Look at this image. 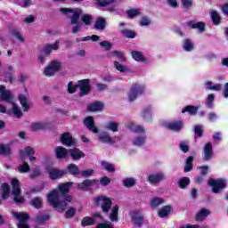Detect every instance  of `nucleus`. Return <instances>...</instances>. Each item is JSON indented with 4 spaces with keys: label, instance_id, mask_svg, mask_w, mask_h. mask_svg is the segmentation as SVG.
I'll return each instance as SVG.
<instances>
[{
    "label": "nucleus",
    "instance_id": "f257e3e1",
    "mask_svg": "<svg viewBox=\"0 0 228 228\" xmlns=\"http://www.w3.org/2000/svg\"><path fill=\"white\" fill-rule=\"evenodd\" d=\"M72 183H65L58 185V190H53L47 195V200L50 206H53L54 209L59 210L60 213H63L64 209H67V206L72 202V196L67 195L69 190H70Z\"/></svg>",
    "mask_w": 228,
    "mask_h": 228
},
{
    "label": "nucleus",
    "instance_id": "f03ea898",
    "mask_svg": "<svg viewBox=\"0 0 228 228\" xmlns=\"http://www.w3.org/2000/svg\"><path fill=\"white\" fill-rule=\"evenodd\" d=\"M60 12L61 13H62V15H65L67 19H70V24L72 26L76 24L72 28V33L76 34V33H78V31H81V28H83V23L79 22L81 10L72 9V8H61Z\"/></svg>",
    "mask_w": 228,
    "mask_h": 228
},
{
    "label": "nucleus",
    "instance_id": "7ed1b4c3",
    "mask_svg": "<svg viewBox=\"0 0 228 228\" xmlns=\"http://www.w3.org/2000/svg\"><path fill=\"white\" fill-rule=\"evenodd\" d=\"M12 99L13 97L12 96V93L8 90H6V87L4 86H0V102H9L12 105V110L13 115L17 117V118H20L22 117V111L17 104L12 102Z\"/></svg>",
    "mask_w": 228,
    "mask_h": 228
},
{
    "label": "nucleus",
    "instance_id": "20e7f679",
    "mask_svg": "<svg viewBox=\"0 0 228 228\" xmlns=\"http://www.w3.org/2000/svg\"><path fill=\"white\" fill-rule=\"evenodd\" d=\"M77 88L80 90V95L88 94L90 93V79L80 80L77 85H74L72 82L68 84L69 94H74Z\"/></svg>",
    "mask_w": 228,
    "mask_h": 228
},
{
    "label": "nucleus",
    "instance_id": "39448f33",
    "mask_svg": "<svg viewBox=\"0 0 228 228\" xmlns=\"http://www.w3.org/2000/svg\"><path fill=\"white\" fill-rule=\"evenodd\" d=\"M12 186V193L13 195V200L17 204H24V197L20 195V183L17 178H12L11 181Z\"/></svg>",
    "mask_w": 228,
    "mask_h": 228
},
{
    "label": "nucleus",
    "instance_id": "423d86ee",
    "mask_svg": "<svg viewBox=\"0 0 228 228\" xmlns=\"http://www.w3.org/2000/svg\"><path fill=\"white\" fill-rule=\"evenodd\" d=\"M211 186L213 193H220L222 190L227 187V181L225 179H210L208 183Z\"/></svg>",
    "mask_w": 228,
    "mask_h": 228
},
{
    "label": "nucleus",
    "instance_id": "0eeeda50",
    "mask_svg": "<svg viewBox=\"0 0 228 228\" xmlns=\"http://www.w3.org/2000/svg\"><path fill=\"white\" fill-rule=\"evenodd\" d=\"M12 216L19 221L18 228H29L28 220H29V215L24 212H12Z\"/></svg>",
    "mask_w": 228,
    "mask_h": 228
},
{
    "label": "nucleus",
    "instance_id": "6e6552de",
    "mask_svg": "<svg viewBox=\"0 0 228 228\" xmlns=\"http://www.w3.org/2000/svg\"><path fill=\"white\" fill-rule=\"evenodd\" d=\"M145 91V86H140L139 84H133L128 94V100L133 102L139 95H142Z\"/></svg>",
    "mask_w": 228,
    "mask_h": 228
},
{
    "label": "nucleus",
    "instance_id": "1a4fd4ad",
    "mask_svg": "<svg viewBox=\"0 0 228 228\" xmlns=\"http://www.w3.org/2000/svg\"><path fill=\"white\" fill-rule=\"evenodd\" d=\"M94 202L97 204V206H100L102 208V210L103 213H108L110 209H111V200L110 198H107L105 196L95 198Z\"/></svg>",
    "mask_w": 228,
    "mask_h": 228
},
{
    "label": "nucleus",
    "instance_id": "9d476101",
    "mask_svg": "<svg viewBox=\"0 0 228 228\" xmlns=\"http://www.w3.org/2000/svg\"><path fill=\"white\" fill-rule=\"evenodd\" d=\"M60 69H61V63L53 61L45 69L44 74L45 76L50 77L51 76H54V74H56Z\"/></svg>",
    "mask_w": 228,
    "mask_h": 228
},
{
    "label": "nucleus",
    "instance_id": "9b49d317",
    "mask_svg": "<svg viewBox=\"0 0 228 228\" xmlns=\"http://www.w3.org/2000/svg\"><path fill=\"white\" fill-rule=\"evenodd\" d=\"M78 190H94L99 188V181L97 180H85L81 183H77Z\"/></svg>",
    "mask_w": 228,
    "mask_h": 228
},
{
    "label": "nucleus",
    "instance_id": "f8f14e48",
    "mask_svg": "<svg viewBox=\"0 0 228 228\" xmlns=\"http://www.w3.org/2000/svg\"><path fill=\"white\" fill-rule=\"evenodd\" d=\"M213 158V145L211 142H208L203 149L202 159L204 161H209Z\"/></svg>",
    "mask_w": 228,
    "mask_h": 228
},
{
    "label": "nucleus",
    "instance_id": "ddd939ff",
    "mask_svg": "<svg viewBox=\"0 0 228 228\" xmlns=\"http://www.w3.org/2000/svg\"><path fill=\"white\" fill-rule=\"evenodd\" d=\"M35 154V150L31 147L25 148L24 151H20V156L22 160L26 159V156H28L29 161H35L37 159L33 155Z\"/></svg>",
    "mask_w": 228,
    "mask_h": 228
},
{
    "label": "nucleus",
    "instance_id": "4468645a",
    "mask_svg": "<svg viewBox=\"0 0 228 228\" xmlns=\"http://www.w3.org/2000/svg\"><path fill=\"white\" fill-rule=\"evenodd\" d=\"M99 140L100 142H102V143H115V142H117L118 140V138L117 137H111L110 136V134L103 132L99 135Z\"/></svg>",
    "mask_w": 228,
    "mask_h": 228
},
{
    "label": "nucleus",
    "instance_id": "2eb2a0df",
    "mask_svg": "<svg viewBox=\"0 0 228 228\" xmlns=\"http://www.w3.org/2000/svg\"><path fill=\"white\" fill-rule=\"evenodd\" d=\"M61 142L62 145H66L67 147H72L74 145V139L72 138V135L69 133H64L61 136Z\"/></svg>",
    "mask_w": 228,
    "mask_h": 228
},
{
    "label": "nucleus",
    "instance_id": "dca6fc26",
    "mask_svg": "<svg viewBox=\"0 0 228 228\" xmlns=\"http://www.w3.org/2000/svg\"><path fill=\"white\" fill-rule=\"evenodd\" d=\"M49 176L52 179H60V177H63L67 174V171L60 170L57 168H52L48 170Z\"/></svg>",
    "mask_w": 228,
    "mask_h": 228
},
{
    "label": "nucleus",
    "instance_id": "f3484780",
    "mask_svg": "<svg viewBox=\"0 0 228 228\" xmlns=\"http://www.w3.org/2000/svg\"><path fill=\"white\" fill-rule=\"evenodd\" d=\"M165 179V174L163 173H158V174H153L151 175L148 178V181L151 184H158V183H161Z\"/></svg>",
    "mask_w": 228,
    "mask_h": 228
},
{
    "label": "nucleus",
    "instance_id": "a211bd4d",
    "mask_svg": "<svg viewBox=\"0 0 228 228\" xmlns=\"http://www.w3.org/2000/svg\"><path fill=\"white\" fill-rule=\"evenodd\" d=\"M85 126L89 129V131H92L93 133H99V129L96 128L95 125H94V118L88 117L84 120Z\"/></svg>",
    "mask_w": 228,
    "mask_h": 228
},
{
    "label": "nucleus",
    "instance_id": "6ab92c4d",
    "mask_svg": "<svg viewBox=\"0 0 228 228\" xmlns=\"http://www.w3.org/2000/svg\"><path fill=\"white\" fill-rule=\"evenodd\" d=\"M55 154H56V158H58V159H67L69 158V151H67V149L59 146L55 149Z\"/></svg>",
    "mask_w": 228,
    "mask_h": 228
},
{
    "label": "nucleus",
    "instance_id": "aec40b11",
    "mask_svg": "<svg viewBox=\"0 0 228 228\" xmlns=\"http://www.w3.org/2000/svg\"><path fill=\"white\" fill-rule=\"evenodd\" d=\"M166 127L167 129H170V131L179 132L181 129H183V122L182 121L170 122L166 124Z\"/></svg>",
    "mask_w": 228,
    "mask_h": 228
},
{
    "label": "nucleus",
    "instance_id": "412c9836",
    "mask_svg": "<svg viewBox=\"0 0 228 228\" xmlns=\"http://www.w3.org/2000/svg\"><path fill=\"white\" fill-rule=\"evenodd\" d=\"M131 216H132V221H133L134 225L140 227V225H142V224H143V217L142 216H140V213L132 212Z\"/></svg>",
    "mask_w": 228,
    "mask_h": 228
},
{
    "label": "nucleus",
    "instance_id": "4be33fe9",
    "mask_svg": "<svg viewBox=\"0 0 228 228\" xmlns=\"http://www.w3.org/2000/svg\"><path fill=\"white\" fill-rule=\"evenodd\" d=\"M69 154L71 159L74 160L81 159V158H85V153L77 149H70L69 150Z\"/></svg>",
    "mask_w": 228,
    "mask_h": 228
},
{
    "label": "nucleus",
    "instance_id": "5701e85b",
    "mask_svg": "<svg viewBox=\"0 0 228 228\" xmlns=\"http://www.w3.org/2000/svg\"><path fill=\"white\" fill-rule=\"evenodd\" d=\"M50 218L51 216L47 214H39L38 216H37L35 222L37 225H44V224L49 221Z\"/></svg>",
    "mask_w": 228,
    "mask_h": 228
},
{
    "label": "nucleus",
    "instance_id": "b1692460",
    "mask_svg": "<svg viewBox=\"0 0 228 228\" xmlns=\"http://www.w3.org/2000/svg\"><path fill=\"white\" fill-rule=\"evenodd\" d=\"M110 222H118V206L112 207L111 211L109 215Z\"/></svg>",
    "mask_w": 228,
    "mask_h": 228
},
{
    "label": "nucleus",
    "instance_id": "393cba45",
    "mask_svg": "<svg viewBox=\"0 0 228 228\" xmlns=\"http://www.w3.org/2000/svg\"><path fill=\"white\" fill-rule=\"evenodd\" d=\"M104 105L101 102H95L88 105V111H101Z\"/></svg>",
    "mask_w": 228,
    "mask_h": 228
},
{
    "label": "nucleus",
    "instance_id": "a878e982",
    "mask_svg": "<svg viewBox=\"0 0 228 228\" xmlns=\"http://www.w3.org/2000/svg\"><path fill=\"white\" fill-rule=\"evenodd\" d=\"M188 26L191 28V29H199L200 32L204 31V28L206 27L204 22H195L193 20L189 21Z\"/></svg>",
    "mask_w": 228,
    "mask_h": 228
},
{
    "label": "nucleus",
    "instance_id": "bb28decb",
    "mask_svg": "<svg viewBox=\"0 0 228 228\" xmlns=\"http://www.w3.org/2000/svg\"><path fill=\"white\" fill-rule=\"evenodd\" d=\"M1 198L4 200L10 199V185L8 183L2 184V194Z\"/></svg>",
    "mask_w": 228,
    "mask_h": 228
},
{
    "label": "nucleus",
    "instance_id": "cd10ccee",
    "mask_svg": "<svg viewBox=\"0 0 228 228\" xmlns=\"http://www.w3.org/2000/svg\"><path fill=\"white\" fill-rule=\"evenodd\" d=\"M94 28H95V29H99V30L102 31V29H104V28H106V19H104L102 17H98L95 21Z\"/></svg>",
    "mask_w": 228,
    "mask_h": 228
},
{
    "label": "nucleus",
    "instance_id": "c85d7f7f",
    "mask_svg": "<svg viewBox=\"0 0 228 228\" xmlns=\"http://www.w3.org/2000/svg\"><path fill=\"white\" fill-rule=\"evenodd\" d=\"M210 17L215 26H218V24H220L222 18H220V14L218 13V12L212 10L210 12Z\"/></svg>",
    "mask_w": 228,
    "mask_h": 228
},
{
    "label": "nucleus",
    "instance_id": "c756f323",
    "mask_svg": "<svg viewBox=\"0 0 228 228\" xmlns=\"http://www.w3.org/2000/svg\"><path fill=\"white\" fill-rule=\"evenodd\" d=\"M199 111V107L188 105L185 108L182 110V113H190L191 115L194 116L197 115V112Z\"/></svg>",
    "mask_w": 228,
    "mask_h": 228
},
{
    "label": "nucleus",
    "instance_id": "7c9ffc66",
    "mask_svg": "<svg viewBox=\"0 0 228 228\" xmlns=\"http://www.w3.org/2000/svg\"><path fill=\"white\" fill-rule=\"evenodd\" d=\"M43 202L44 200H42V198H34L30 201V206H32V208H35L36 209H41Z\"/></svg>",
    "mask_w": 228,
    "mask_h": 228
},
{
    "label": "nucleus",
    "instance_id": "2f4dec72",
    "mask_svg": "<svg viewBox=\"0 0 228 228\" xmlns=\"http://www.w3.org/2000/svg\"><path fill=\"white\" fill-rule=\"evenodd\" d=\"M24 111H28L29 110V103H28V98L24 96L23 94H20L18 97Z\"/></svg>",
    "mask_w": 228,
    "mask_h": 228
},
{
    "label": "nucleus",
    "instance_id": "473e14b6",
    "mask_svg": "<svg viewBox=\"0 0 228 228\" xmlns=\"http://www.w3.org/2000/svg\"><path fill=\"white\" fill-rule=\"evenodd\" d=\"M170 211H172V208L170 206L163 207L160 210H159V216L160 218H165L170 215Z\"/></svg>",
    "mask_w": 228,
    "mask_h": 228
},
{
    "label": "nucleus",
    "instance_id": "72a5a7b5",
    "mask_svg": "<svg viewBox=\"0 0 228 228\" xmlns=\"http://www.w3.org/2000/svg\"><path fill=\"white\" fill-rule=\"evenodd\" d=\"M208 215H209V210L203 208L201 209L200 212L197 214L196 221L202 222Z\"/></svg>",
    "mask_w": 228,
    "mask_h": 228
},
{
    "label": "nucleus",
    "instance_id": "f704fd0d",
    "mask_svg": "<svg viewBox=\"0 0 228 228\" xmlns=\"http://www.w3.org/2000/svg\"><path fill=\"white\" fill-rule=\"evenodd\" d=\"M129 129L133 131V133H137V134H145V129L140 126H135L134 124L131 123L129 125Z\"/></svg>",
    "mask_w": 228,
    "mask_h": 228
},
{
    "label": "nucleus",
    "instance_id": "c9c22d12",
    "mask_svg": "<svg viewBox=\"0 0 228 228\" xmlns=\"http://www.w3.org/2000/svg\"><path fill=\"white\" fill-rule=\"evenodd\" d=\"M105 129H109V131H112V133H117V131H118V124L110 121L105 126Z\"/></svg>",
    "mask_w": 228,
    "mask_h": 228
},
{
    "label": "nucleus",
    "instance_id": "e433bc0d",
    "mask_svg": "<svg viewBox=\"0 0 228 228\" xmlns=\"http://www.w3.org/2000/svg\"><path fill=\"white\" fill-rule=\"evenodd\" d=\"M132 57L135 61H145V57H143V54H142V52H132Z\"/></svg>",
    "mask_w": 228,
    "mask_h": 228
},
{
    "label": "nucleus",
    "instance_id": "4c0bfd02",
    "mask_svg": "<svg viewBox=\"0 0 228 228\" xmlns=\"http://www.w3.org/2000/svg\"><path fill=\"white\" fill-rule=\"evenodd\" d=\"M68 172H69V174L72 175H76L79 174V167H77L76 164H69L68 166Z\"/></svg>",
    "mask_w": 228,
    "mask_h": 228
},
{
    "label": "nucleus",
    "instance_id": "58836bf2",
    "mask_svg": "<svg viewBox=\"0 0 228 228\" xmlns=\"http://www.w3.org/2000/svg\"><path fill=\"white\" fill-rule=\"evenodd\" d=\"M140 13H142L140 12V9H130V10L126 11V15H128V17H130V19H134V17H138V15H140Z\"/></svg>",
    "mask_w": 228,
    "mask_h": 228
},
{
    "label": "nucleus",
    "instance_id": "ea45409f",
    "mask_svg": "<svg viewBox=\"0 0 228 228\" xmlns=\"http://www.w3.org/2000/svg\"><path fill=\"white\" fill-rule=\"evenodd\" d=\"M192 163H193V157L191 156L188 157V159H186V165L184 167V172L191 171V168H193Z\"/></svg>",
    "mask_w": 228,
    "mask_h": 228
},
{
    "label": "nucleus",
    "instance_id": "a19ab883",
    "mask_svg": "<svg viewBox=\"0 0 228 228\" xmlns=\"http://www.w3.org/2000/svg\"><path fill=\"white\" fill-rule=\"evenodd\" d=\"M121 33L123 37H126V38H134V37H136V32L129 29H124Z\"/></svg>",
    "mask_w": 228,
    "mask_h": 228
},
{
    "label": "nucleus",
    "instance_id": "79ce46f5",
    "mask_svg": "<svg viewBox=\"0 0 228 228\" xmlns=\"http://www.w3.org/2000/svg\"><path fill=\"white\" fill-rule=\"evenodd\" d=\"M117 3V0H100L98 1V6H111V4H115Z\"/></svg>",
    "mask_w": 228,
    "mask_h": 228
},
{
    "label": "nucleus",
    "instance_id": "37998d69",
    "mask_svg": "<svg viewBox=\"0 0 228 228\" xmlns=\"http://www.w3.org/2000/svg\"><path fill=\"white\" fill-rule=\"evenodd\" d=\"M145 134L140 136V137H136L134 140V145H136L137 147H142V145H143V143H145Z\"/></svg>",
    "mask_w": 228,
    "mask_h": 228
},
{
    "label": "nucleus",
    "instance_id": "c03bdc74",
    "mask_svg": "<svg viewBox=\"0 0 228 228\" xmlns=\"http://www.w3.org/2000/svg\"><path fill=\"white\" fill-rule=\"evenodd\" d=\"M93 19L94 18L90 14H84L81 17V20H82V22H84V24H86V26H90V24H92Z\"/></svg>",
    "mask_w": 228,
    "mask_h": 228
},
{
    "label": "nucleus",
    "instance_id": "a18cd8bd",
    "mask_svg": "<svg viewBox=\"0 0 228 228\" xmlns=\"http://www.w3.org/2000/svg\"><path fill=\"white\" fill-rule=\"evenodd\" d=\"M160 204H163V200L161 198H154L151 200V206L153 209H156Z\"/></svg>",
    "mask_w": 228,
    "mask_h": 228
},
{
    "label": "nucleus",
    "instance_id": "49530a36",
    "mask_svg": "<svg viewBox=\"0 0 228 228\" xmlns=\"http://www.w3.org/2000/svg\"><path fill=\"white\" fill-rule=\"evenodd\" d=\"M102 167L107 172H115V166L108 162H102Z\"/></svg>",
    "mask_w": 228,
    "mask_h": 228
},
{
    "label": "nucleus",
    "instance_id": "de8ad7c7",
    "mask_svg": "<svg viewBox=\"0 0 228 228\" xmlns=\"http://www.w3.org/2000/svg\"><path fill=\"white\" fill-rule=\"evenodd\" d=\"M183 49L187 52L193 51V43L190 39H185L183 43Z\"/></svg>",
    "mask_w": 228,
    "mask_h": 228
},
{
    "label": "nucleus",
    "instance_id": "09e8293b",
    "mask_svg": "<svg viewBox=\"0 0 228 228\" xmlns=\"http://www.w3.org/2000/svg\"><path fill=\"white\" fill-rule=\"evenodd\" d=\"M0 154L2 156H8L10 154V146L0 144Z\"/></svg>",
    "mask_w": 228,
    "mask_h": 228
},
{
    "label": "nucleus",
    "instance_id": "8fccbe9b",
    "mask_svg": "<svg viewBox=\"0 0 228 228\" xmlns=\"http://www.w3.org/2000/svg\"><path fill=\"white\" fill-rule=\"evenodd\" d=\"M95 224V220L92 217H84L82 220L83 227H86V225H94Z\"/></svg>",
    "mask_w": 228,
    "mask_h": 228
},
{
    "label": "nucleus",
    "instance_id": "3c124183",
    "mask_svg": "<svg viewBox=\"0 0 228 228\" xmlns=\"http://www.w3.org/2000/svg\"><path fill=\"white\" fill-rule=\"evenodd\" d=\"M135 183H136V182L134 181V178H126L123 181V184L126 188H131V187L134 186Z\"/></svg>",
    "mask_w": 228,
    "mask_h": 228
},
{
    "label": "nucleus",
    "instance_id": "603ef678",
    "mask_svg": "<svg viewBox=\"0 0 228 228\" xmlns=\"http://www.w3.org/2000/svg\"><path fill=\"white\" fill-rule=\"evenodd\" d=\"M178 184L181 188H186L190 184V178L183 177L178 181Z\"/></svg>",
    "mask_w": 228,
    "mask_h": 228
},
{
    "label": "nucleus",
    "instance_id": "864d4df0",
    "mask_svg": "<svg viewBox=\"0 0 228 228\" xmlns=\"http://www.w3.org/2000/svg\"><path fill=\"white\" fill-rule=\"evenodd\" d=\"M18 171L20 174H28L29 172V165L28 163L22 164L18 167Z\"/></svg>",
    "mask_w": 228,
    "mask_h": 228
},
{
    "label": "nucleus",
    "instance_id": "5fc2aeb1",
    "mask_svg": "<svg viewBox=\"0 0 228 228\" xmlns=\"http://www.w3.org/2000/svg\"><path fill=\"white\" fill-rule=\"evenodd\" d=\"M76 216V208H69L66 212H65V218H73V216Z\"/></svg>",
    "mask_w": 228,
    "mask_h": 228
},
{
    "label": "nucleus",
    "instance_id": "6e6d98bb",
    "mask_svg": "<svg viewBox=\"0 0 228 228\" xmlns=\"http://www.w3.org/2000/svg\"><path fill=\"white\" fill-rule=\"evenodd\" d=\"M112 56H116L119 60V61H126V56H124V53L122 52L114 51L112 53Z\"/></svg>",
    "mask_w": 228,
    "mask_h": 228
},
{
    "label": "nucleus",
    "instance_id": "4d7b16f0",
    "mask_svg": "<svg viewBox=\"0 0 228 228\" xmlns=\"http://www.w3.org/2000/svg\"><path fill=\"white\" fill-rule=\"evenodd\" d=\"M180 151L186 153L190 151V146L188 145V142H181L179 145Z\"/></svg>",
    "mask_w": 228,
    "mask_h": 228
},
{
    "label": "nucleus",
    "instance_id": "13d9d810",
    "mask_svg": "<svg viewBox=\"0 0 228 228\" xmlns=\"http://www.w3.org/2000/svg\"><path fill=\"white\" fill-rule=\"evenodd\" d=\"M215 101V95L213 94H208L206 104L208 108H213V102Z\"/></svg>",
    "mask_w": 228,
    "mask_h": 228
},
{
    "label": "nucleus",
    "instance_id": "bf43d9fd",
    "mask_svg": "<svg viewBox=\"0 0 228 228\" xmlns=\"http://www.w3.org/2000/svg\"><path fill=\"white\" fill-rule=\"evenodd\" d=\"M47 49H52V51H58V49H60V41H56L52 45H46V51Z\"/></svg>",
    "mask_w": 228,
    "mask_h": 228
},
{
    "label": "nucleus",
    "instance_id": "052dcab7",
    "mask_svg": "<svg viewBox=\"0 0 228 228\" xmlns=\"http://www.w3.org/2000/svg\"><path fill=\"white\" fill-rule=\"evenodd\" d=\"M114 67L119 72H125L126 70H127V69L125 66H123L122 64H120V62H118V61H114Z\"/></svg>",
    "mask_w": 228,
    "mask_h": 228
},
{
    "label": "nucleus",
    "instance_id": "680f3d73",
    "mask_svg": "<svg viewBox=\"0 0 228 228\" xmlns=\"http://www.w3.org/2000/svg\"><path fill=\"white\" fill-rule=\"evenodd\" d=\"M194 133L197 136H202L204 130L202 129V126H194Z\"/></svg>",
    "mask_w": 228,
    "mask_h": 228
},
{
    "label": "nucleus",
    "instance_id": "e2e57ef3",
    "mask_svg": "<svg viewBox=\"0 0 228 228\" xmlns=\"http://www.w3.org/2000/svg\"><path fill=\"white\" fill-rule=\"evenodd\" d=\"M32 131H40V129H44V124L42 123H34L31 126Z\"/></svg>",
    "mask_w": 228,
    "mask_h": 228
},
{
    "label": "nucleus",
    "instance_id": "0e129e2a",
    "mask_svg": "<svg viewBox=\"0 0 228 228\" xmlns=\"http://www.w3.org/2000/svg\"><path fill=\"white\" fill-rule=\"evenodd\" d=\"M110 183H111V180L108 178V176H104L100 180V184H102V186H108Z\"/></svg>",
    "mask_w": 228,
    "mask_h": 228
},
{
    "label": "nucleus",
    "instance_id": "69168bd1",
    "mask_svg": "<svg viewBox=\"0 0 228 228\" xmlns=\"http://www.w3.org/2000/svg\"><path fill=\"white\" fill-rule=\"evenodd\" d=\"M93 174H94V169H87L80 173L82 177H90V175H92Z\"/></svg>",
    "mask_w": 228,
    "mask_h": 228
},
{
    "label": "nucleus",
    "instance_id": "338daca9",
    "mask_svg": "<svg viewBox=\"0 0 228 228\" xmlns=\"http://www.w3.org/2000/svg\"><path fill=\"white\" fill-rule=\"evenodd\" d=\"M100 45H102V47H105L107 51L111 49V43L109 41H102L100 42Z\"/></svg>",
    "mask_w": 228,
    "mask_h": 228
},
{
    "label": "nucleus",
    "instance_id": "774afa93",
    "mask_svg": "<svg viewBox=\"0 0 228 228\" xmlns=\"http://www.w3.org/2000/svg\"><path fill=\"white\" fill-rule=\"evenodd\" d=\"M40 174H41L40 169H39L38 167H36V168L32 171V173H31V175H30V177H39Z\"/></svg>",
    "mask_w": 228,
    "mask_h": 228
}]
</instances>
